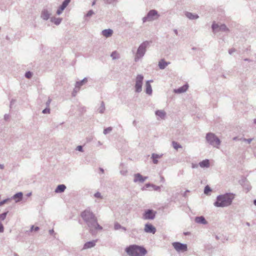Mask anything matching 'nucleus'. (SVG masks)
<instances>
[{
    "mask_svg": "<svg viewBox=\"0 0 256 256\" xmlns=\"http://www.w3.org/2000/svg\"><path fill=\"white\" fill-rule=\"evenodd\" d=\"M150 42L144 41L142 42L138 47L134 56V61L137 62L142 58L145 54L146 48L149 46Z\"/></svg>",
    "mask_w": 256,
    "mask_h": 256,
    "instance_id": "obj_4",
    "label": "nucleus"
},
{
    "mask_svg": "<svg viewBox=\"0 0 256 256\" xmlns=\"http://www.w3.org/2000/svg\"><path fill=\"white\" fill-rule=\"evenodd\" d=\"M80 88L78 87H77L76 85H75V88H74V90L72 92V96H75L77 94V92L80 90Z\"/></svg>",
    "mask_w": 256,
    "mask_h": 256,
    "instance_id": "obj_33",
    "label": "nucleus"
},
{
    "mask_svg": "<svg viewBox=\"0 0 256 256\" xmlns=\"http://www.w3.org/2000/svg\"><path fill=\"white\" fill-rule=\"evenodd\" d=\"M153 184H151L150 183L146 184L145 186L143 187L142 189V190H146L147 188H149L150 187H152Z\"/></svg>",
    "mask_w": 256,
    "mask_h": 256,
    "instance_id": "obj_38",
    "label": "nucleus"
},
{
    "mask_svg": "<svg viewBox=\"0 0 256 256\" xmlns=\"http://www.w3.org/2000/svg\"><path fill=\"white\" fill-rule=\"evenodd\" d=\"M52 102V100L50 98H48L46 102V107H48L49 108V106H50V104Z\"/></svg>",
    "mask_w": 256,
    "mask_h": 256,
    "instance_id": "obj_48",
    "label": "nucleus"
},
{
    "mask_svg": "<svg viewBox=\"0 0 256 256\" xmlns=\"http://www.w3.org/2000/svg\"><path fill=\"white\" fill-rule=\"evenodd\" d=\"M32 76V73L30 71L26 72L25 74V76L28 78H30Z\"/></svg>",
    "mask_w": 256,
    "mask_h": 256,
    "instance_id": "obj_36",
    "label": "nucleus"
},
{
    "mask_svg": "<svg viewBox=\"0 0 256 256\" xmlns=\"http://www.w3.org/2000/svg\"><path fill=\"white\" fill-rule=\"evenodd\" d=\"M170 64V62H167L164 59H161L158 62V66L160 70H164Z\"/></svg>",
    "mask_w": 256,
    "mask_h": 256,
    "instance_id": "obj_17",
    "label": "nucleus"
},
{
    "mask_svg": "<svg viewBox=\"0 0 256 256\" xmlns=\"http://www.w3.org/2000/svg\"><path fill=\"white\" fill-rule=\"evenodd\" d=\"M15 102V100H12L10 102V105H12V104H14Z\"/></svg>",
    "mask_w": 256,
    "mask_h": 256,
    "instance_id": "obj_58",
    "label": "nucleus"
},
{
    "mask_svg": "<svg viewBox=\"0 0 256 256\" xmlns=\"http://www.w3.org/2000/svg\"><path fill=\"white\" fill-rule=\"evenodd\" d=\"M244 61H247V62H250V60L248 59V58H244Z\"/></svg>",
    "mask_w": 256,
    "mask_h": 256,
    "instance_id": "obj_61",
    "label": "nucleus"
},
{
    "mask_svg": "<svg viewBox=\"0 0 256 256\" xmlns=\"http://www.w3.org/2000/svg\"><path fill=\"white\" fill-rule=\"evenodd\" d=\"M156 115L161 119H164L166 112L164 110H157L155 112Z\"/></svg>",
    "mask_w": 256,
    "mask_h": 256,
    "instance_id": "obj_23",
    "label": "nucleus"
},
{
    "mask_svg": "<svg viewBox=\"0 0 256 256\" xmlns=\"http://www.w3.org/2000/svg\"><path fill=\"white\" fill-rule=\"evenodd\" d=\"M160 17V14L156 10H150L146 16H144L142 20L144 23L146 22H152L158 19Z\"/></svg>",
    "mask_w": 256,
    "mask_h": 256,
    "instance_id": "obj_6",
    "label": "nucleus"
},
{
    "mask_svg": "<svg viewBox=\"0 0 256 256\" xmlns=\"http://www.w3.org/2000/svg\"><path fill=\"white\" fill-rule=\"evenodd\" d=\"M110 56L114 60L118 59L120 58V54L116 50L112 52Z\"/></svg>",
    "mask_w": 256,
    "mask_h": 256,
    "instance_id": "obj_26",
    "label": "nucleus"
},
{
    "mask_svg": "<svg viewBox=\"0 0 256 256\" xmlns=\"http://www.w3.org/2000/svg\"><path fill=\"white\" fill-rule=\"evenodd\" d=\"M66 186L64 184H62L58 186L55 189L56 193H62L66 189Z\"/></svg>",
    "mask_w": 256,
    "mask_h": 256,
    "instance_id": "obj_22",
    "label": "nucleus"
},
{
    "mask_svg": "<svg viewBox=\"0 0 256 256\" xmlns=\"http://www.w3.org/2000/svg\"><path fill=\"white\" fill-rule=\"evenodd\" d=\"M152 82V80H147L146 83V92L148 95H151L152 94V88L150 85V82Z\"/></svg>",
    "mask_w": 256,
    "mask_h": 256,
    "instance_id": "obj_14",
    "label": "nucleus"
},
{
    "mask_svg": "<svg viewBox=\"0 0 256 256\" xmlns=\"http://www.w3.org/2000/svg\"><path fill=\"white\" fill-rule=\"evenodd\" d=\"M112 34L113 30L110 28L104 30L102 32V36L106 38H109L111 36Z\"/></svg>",
    "mask_w": 256,
    "mask_h": 256,
    "instance_id": "obj_20",
    "label": "nucleus"
},
{
    "mask_svg": "<svg viewBox=\"0 0 256 256\" xmlns=\"http://www.w3.org/2000/svg\"><path fill=\"white\" fill-rule=\"evenodd\" d=\"M144 230L146 232L154 234L156 232V228L150 224H146L144 226Z\"/></svg>",
    "mask_w": 256,
    "mask_h": 256,
    "instance_id": "obj_11",
    "label": "nucleus"
},
{
    "mask_svg": "<svg viewBox=\"0 0 256 256\" xmlns=\"http://www.w3.org/2000/svg\"><path fill=\"white\" fill-rule=\"evenodd\" d=\"M174 248L176 252H184L188 250V246L186 244H182L180 242H174L172 243Z\"/></svg>",
    "mask_w": 256,
    "mask_h": 256,
    "instance_id": "obj_9",
    "label": "nucleus"
},
{
    "mask_svg": "<svg viewBox=\"0 0 256 256\" xmlns=\"http://www.w3.org/2000/svg\"><path fill=\"white\" fill-rule=\"evenodd\" d=\"M54 230L52 229V230H49V233H50V234H54Z\"/></svg>",
    "mask_w": 256,
    "mask_h": 256,
    "instance_id": "obj_55",
    "label": "nucleus"
},
{
    "mask_svg": "<svg viewBox=\"0 0 256 256\" xmlns=\"http://www.w3.org/2000/svg\"><path fill=\"white\" fill-rule=\"evenodd\" d=\"M212 191L211 188L208 186H205L204 189V193L206 194H208L210 192Z\"/></svg>",
    "mask_w": 256,
    "mask_h": 256,
    "instance_id": "obj_31",
    "label": "nucleus"
},
{
    "mask_svg": "<svg viewBox=\"0 0 256 256\" xmlns=\"http://www.w3.org/2000/svg\"><path fill=\"white\" fill-rule=\"evenodd\" d=\"M120 229L124 231H126V228H125L124 226H122V228Z\"/></svg>",
    "mask_w": 256,
    "mask_h": 256,
    "instance_id": "obj_57",
    "label": "nucleus"
},
{
    "mask_svg": "<svg viewBox=\"0 0 256 256\" xmlns=\"http://www.w3.org/2000/svg\"><path fill=\"white\" fill-rule=\"evenodd\" d=\"M156 212L152 209L146 210L142 214V218L144 220H154L156 217Z\"/></svg>",
    "mask_w": 256,
    "mask_h": 256,
    "instance_id": "obj_8",
    "label": "nucleus"
},
{
    "mask_svg": "<svg viewBox=\"0 0 256 256\" xmlns=\"http://www.w3.org/2000/svg\"><path fill=\"white\" fill-rule=\"evenodd\" d=\"M4 168V165L0 164V169H3Z\"/></svg>",
    "mask_w": 256,
    "mask_h": 256,
    "instance_id": "obj_59",
    "label": "nucleus"
},
{
    "mask_svg": "<svg viewBox=\"0 0 256 256\" xmlns=\"http://www.w3.org/2000/svg\"><path fill=\"white\" fill-rule=\"evenodd\" d=\"M236 51V50L235 48H230L228 50V53L230 54H232L234 52Z\"/></svg>",
    "mask_w": 256,
    "mask_h": 256,
    "instance_id": "obj_47",
    "label": "nucleus"
},
{
    "mask_svg": "<svg viewBox=\"0 0 256 256\" xmlns=\"http://www.w3.org/2000/svg\"><path fill=\"white\" fill-rule=\"evenodd\" d=\"M63 10H62V8H61L60 7H59L56 11V14L58 15L62 13Z\"/></svg>",
    "mask_w": 256,
    "mask_h": 256,
    "instance_id": "obj_46",
    "label": "nucleus"
},
{
    "mask_svg": "<svg viewBox=\"0 0 256 256\" xmlns=\"http://www.w3.org/2000/svg\"><path fill=\"white\" fill-rule=\"evenodd\" d=\"M162 155H159L156 154H152V158H160L162 157Z\"/></svg>",
    "mask_w": 256,
    "mask_h": 256,
    "instance_id": "obj_39",
    "label": "nucleus"
},
{
    "mask_svg": "<svg viewBox=\"0 0 256 256\" xmlns=\"http://www.w3.org/2000/svg\"><path fill=\"white\" fill-rule=\"evenodd\" d=\"M87 78H85L80 81L76 82L75 85L80 88V87L87 82Z\"/></svg>",
    "mask_w": 256,
    "mask_h": 256,
    "instance_id": "obj_25",
    "label": "nucleus"
},
{
    "mask_svg": "<svg viewBox=\"0 0 256 256\" xmlns=\"http://www.w3.org/2000/svg\"><path fill=\"white\" fill-rule=\"evenodd\" d=\"M154 164H157L158 163V160L156 158H152Z\"/></svg>",
    "mask_w": 256,
    "mask_h": 256,
    "instance_id": "obj_53",
    "label": "nucleus"
},
{
    "mask_svg": "<svg viewBox=\"0 0 256 256\" xmlns=\"http://www.w3.org/2000/svg\"><path fill=\"white\" fill-rule=\"evenodd\" d=\"M40 228L38 226H36L34 227V226H32L31 228H30V231H35V232H36L38 231V230H39Z\"/></svg>",
    "mask_w": 256,
    "mask_h": 256,
    "instance_id": "obj_43",
    "label": "nucleus"
},
{
    "mask_svg": "<svg viewBox=\"0 0 256 256\" xmlns=\"http://www.w3.org/2000/svg\"><path fill=\"white\" fill-rule=\"evenodd\" d=\"M94 197H96V198H102L101 194L99 192H96V193H95L94 194Z\"/></svg>",
    "mask_w": 256,
    "mask_h": 256,
    "instance_id": "obj_44",
    "label": "nucleus"
},
{
    "mask_svg": "<svg viewBox=\"0 0 256 256\" xmlns=\"http://www.w3.org/2000/svg\"><path fill=\"white\" fill-rule=\"evenodd\" d=\"M94 14V12L92 10H90L89 11H88V12L86 14V16L87 17H90L92 15H93Z\"/></svg>",
    "mask_w": 256,
    "mask_h": 256,
    "instance_id": "obj_40",
    "label": "nucleus"
},
{
    "mask_svg": "<svg viewBox=\"0 0 256 256\" xmlns=\"http://www.w3.org/2000/svg\"><path fill=\"white\" fill-rule=\"evenodd\" d=\"M122 228V226L118 222H116L114 224V230H118Z\"/></svg>",
    "mask_w": 256,
    "mask_h": 256,
    "instance_id": "obj_34",
    "label": "nucleus"
},
{
    "mask_svg": "<svg viewBox=\"0 0 256 256\" xmlns=\"http://www.w3.org/2000/svg\"><path fill=\"white\" fill-rule=\"evenodd\" d=\"M105 104L103 101L101 102L100 106L98 109V111L100 114H103L105 110Z\"/></svg>",
    "mask_w": 256,
    "mask_h": 256,
    "instance_id": "obj_27",
    "label": "nucleus"
},
{
    "mask_svg": "<svg viewBox=\"0 0 256 256\" xmlns=\"http://www.w3.org/2000/svg\"><path fill=\"white\" fill-rule=\"evenodd\" d=\"M152 188L153 190L156 191H160V187L159 186H156L153 184Z\"/></svg>",
    "mask_w": 256,
    "mask_h": 256,
    "instance_id": "obj_42",
    "label": "nucleus"
},
{
    "mask_svg": "<svg viewBox=\"0 0 256 256\" xmlns=\"http://www.w3.org/2000/svg\"><path fill=\"white\" fill-rule=\"evenodd\" d=\"M50 14L49 12L47 10L44 9L42 12L40 16L44 20H46L50 18Z\"/></svg>",
    "mask_w": 256,
    "mask_h": 256,
    "instance_id": "obj_19",
    "label": "nucleus"
},
{
    "mask_svg": "<svg viewBox=\"0 0 256 256\" xmlns=\"http://www.w3.org/2000/svg\"><path fill=\"white\" fill-rule=\"evenodd\" d=\"M195 222L202 224H206L207 221L203 216H196L194 219Z\"/></svg>",
    "mask_w": 256,
    "mask_h": 256,
    "instance_id": "obj_16",
    "label": "nucleus"
},
{
    "mask_svg": "<svg viewBox=\"0 0 256 256\" xmlns=\"http://www.w3.org/2000/svg\"><path fill=\"white\" fill-rule=\"evenodd\" d=\"M240 140H242L244 142H247L248 144H250L252 140H253V138H242L240 139Z\"/></svg>",
    "mask_w": 256,
    "mask_h": 256,
    "instance_id": "obj_37",
    "label": "nucleus"
},
{
    "mask_svg": "<svg viewBox=\"0 0 256 256\" xmlns=\"http://www.w3.org/2000/svg\"><path fill=\"white\" fill-rule=\"evenodd\" d=\"M76 150L78 151H80V152H82L83 151V148H82V146H78L76 147Z\"/></svg>",
    "mask_w": 256,
    "mask_h": 256,
    "instance_id": "obj_49",
    "label": "nucleus"
},
{
    "mask_svg": "<svg viewBox=\"0 0 256 256\" xmlns=\"http://www.w3.org/2000/svg\"><path fill=\"white\" fill-rule=\"evenodd\" d=\"M96 0H93V2H92V6H94L96 4Z\"/></svg>",
    "mask_w": 256,
    "mask_h": 256,
    "instance_id": "obj_56",
    "label": "nucleus"
},
{
    "mask_svg": "<svg viewBox=\"0 0 256 256\" xmlns=\"http://www.w3.org/2000/svg\"><path fill=\"white\" fill-rule=\"evenodd\" d=\"M96 240H92L86 242L83 246V250L92 248L96 246Z\"/></svg>",
    "mask_w": 256,
    "mask_h": 256,
    "instance_id": "obj_15",
    "label": "nucleus"
},
{
    "mask_svg": "<svg viewBox=\"0 0 256 256\" xmlns=\"http://www.w3.org/2000/svg\"><path fill=\"white\" fill-rule=\"evenodd\" d=\"M80 216L87 225L91 234H94L98 230H102V227L98 222L96 217L90 210H86L82 212Z\"/></svg>",
    "mask_w": 256,
    "mask_h": 256,
    "instance_id": "obj_1",
    "label": "nucleus"
},
{
    "mask_svg": "<svg viewBox=\"0 0 256 256\" xmlns=\"http://www.w3.org/2000/svg\"><path fill=\"white\" fill-rule=\"evenodd\" d=\"M235 194L232 193H226L217 196L216 200L214 204L218 208H224L232 204L234 198Z\"/></svg>",
    "mask_w": 256,
    "mask_h": 256,
    "instance_id": "obj_2",
    "label": "nucleus"
},
{
    "mask_svg": "<svg viewBox=\"0 0 256 256\" xmlns=\"http://www.w3.org/2000/svg\"><path fill=\"white\" fill-rule=\"evenodd\" d=\"M246 225L248 226H250V224L248 222H246Z\"/></svg>",
    "mask_w": 256,
    "mask_h": 256,
    "instance_id": "obj_63",
    "label": "nucleus"
},
{
    "mask_svg": "<svg viewBox=\"0 0 256 256\" xmlns=\"http://www.w3.org/2000/svg\"><path fill=\"white\" fill-rule=\"evenodd\" d=\"M42 112L44 114H50V108L48 107H46L45 109H44Z\"/></svg>",
    "mask_w": 256,
    "mask_h": 256,
    "instance_id": "obj_41",
    "label": "nucleus"
},
{
    "mask_svg": "<svg viewBox=\"0 0 256 256\" xmlns=\"http://www.w3.org/2000/svg\"><path fill=\"white\" fill-rule=\"evenodd\" d=\"M8 214V211L3 212L2 214H0V219L2 220H4L6 218V216Z\"/></svg>",
    "mask_w": 256,
    "mask_h": 256,
    "instance_id": "obj_32",
    "label": "nucleus"
},
{
    "mask_svg": "<svg viewBox=\"0 0 256 256\" xmlns=\"http://www.w3.org/2000/svg\"><path fill=\"white\" fill-rule=\"evenodd\" d=\"M186 16L190 20H196L199 18L198 15L194 14L190 12H186Z\"/></svg>",
    "mask_w": 256,
    "mask_h": 256,
    "instance_id": "obj_24",
    "label": "nucleus"
},
{
    "mask_svg": "<svg viewBox=\"0 0 256 256\" xmlns=\"http://www.w3.org/2000/svg\"><path fill=\"white\" fill-rule=\"evenodd\" d=\"M4 228L2 223L0 222V232H4Z\"/></svg>",
    "mask_w": 256,
    "mask_h": 256,
    "instance_id": "obj_50",
    "label": "nucleus"
},
{
    "mask_svg": "<svg viewBox=\"0 0 256 256\" xmlns=\"http://www.w3.org/2000/svg\"><path fill=\"white\" fill-rule=\"evenodd\" d=\"M134 182H144L147 178V176H142V175H141L139 173L136 174L134 175Z\"/></svg>",
    "mask_w": 256,
    "mask_h": 256,
    "instance_id": "obj_12",
    "label": "nucleus"
},
{
    "mask_svg": "<svg viewBox=\"0 0 256 256\" xmlns=\"http://www.w3.org/2000/svg\"><path fill=\"white\" fill-rule=\"evenodd\" d=\"M189 192V190H186V191L184 192V196H185L186 195V192Z\"/></svg>",
    "mask_w": 256,
    "mask_h": 256,
    "instance_id": "obj_60",
    "label": "nucleus"
},
{
    "mask_svg": "<svg viewBox=\"0 0 256 256\" xmlns=\"http://www.w3.org/2000/svg\"><path fill=\"white\" fill-rule=\"evenodd\" d=\"M212 28L214 32L216 33L220 31L226 32L228 31V28L224 24H219L214 22L212 26Z\"/></svg>",
    "mask_w": 256,
    "mask_h": 256,
    "instance_id": "obj_10",
    "label": "nucleus"
},
{
    "mask_svg": "<svg viewBox=\"0 0 256 256\" xmlns=\"http://www.w3.org/2000/svg\"><path fill=\"white\" fill-rule=\"evenodd\" d=\"M172 145L173 148L175 150H176L178 148H182V146L178 142H174V141H173L172 142Z\"/></svg>",
    "mask_w": 256,
    "mask_h": 256,
    "instance_id": "obj_30",
    "label": "nucleus"
},
{
    "mask_svg": "<svg viewBox=\"0 0 256 256\" xmlns=\"http://www.w3.org/2000/svg\"><path fill=\"white\" fill-rule=\"evenodd\" d=\"M206 139L208 143L214 148H218L220 144V138L212 132H208L206 134Z\"/></svg>",
    "mask_w": 256,
    "mask_h": 256,
    "instance_id": "obj_5",
    "label": "nucleus"
},
{
    "mask_svg": "<svg viewBox=\"0 0 256 256\" xmlns=\"http://www.w3.org/2000/svg\"><path fill=\"white\" fill-rule=\"evenodd\" d=\"M144 80V76L142 74H138L136 78L134 85L135 92L140 93L142 91V86Z\"/></svg>",
    "mask_w": 256,
    "mask_h": 256,
    "instance_id": "obj_7",
    "label": "nucleus"
},
{
    "mask_svg": "<svg viewBox=\"0 0 256 256\" xmlns=\"http://www.w3.org/2000/svg\"><path fill=\"white\" fill-rule=\"evenodd\" d=\"M192 168H197L198 166V165L196 164H192Z\"/></svg>",
    "mask_w": 256,
    "mask_h": 256,
    "instance_id": "obj_54",
    "label": "nucleus"
},
{
    "mask_svg": "<svg viewBox=\"0 0 256 256\" xmlns=\"http://www.w3.org/2000/svg\"><path fill=\"white\" fill-rule=\"evenodd\" d=\"M70 2V0H64V1L62 2V4L60 6V7L61 8H62V10H64L68 6Z\"/></svg>",
    "mask_w": 256,
    "mask_h": 256,
    "instance_id": "obj_29",
    "label": "nucleus"
},
{
    "mask_svg": "<svg viewBox=\"0 0 256 256\" xmlns=\"http://www.w3.org/2000/svg\"><path fill=\"white\" fill-rule=\"evenodd\" d=\"M10 200V198L5 199L1 202H0V206L6 204L8 201Z\"/></svg>",
    "mask_w": 256,
    "mask_h": 256,
    "instance_id": "obj_45",
    "label": "nucleus"
},
{
    "mask_svg": "<svg viewBox=\"0 0 256 256\" xmlns=\"http://www.w3.org/2000/svg\"><path fill=\"white\" fill-rule=\"evenodd\" d=\"M62 20V18H51V21L53 22L55 24L58 25L60 24Z\"/></svg>",
    "mask_w": 256,
    "mask_h": 256,
    "instance_id": "obj_28",
    "label": "nucleus"
},
{
    "mask_svg": "<svg viewBox=\"0 0 256 256\" xmlns=\"http://www.w3.org/2000/svg\"><path fill=\"white\" fill-rule=\"evenodd\" d=\"M254 204L255 206H256V200H254Z\"/></svg>",
    "mask_w": 256,
    "mask_h": 256,
    "instance_id": "obj_64",
    "label": "nucleus"
},
{
    "mask_svg": "<svg viewBox=\"0 0 256 256\" xmlns=\"http://www.w3.org/2000/svg\"><path fill=\"white\" fill-rule=\"evenodd\" d=\"M188 88V85L184 84L183 86L174 90V92L176 94H181L186 91Z\"/></svg>",
    "mask_w": 256,
    "mask_h": 256,
    "instance_id": "obj_18",
    "label": "nucleus"
},
{
    "mask_svg": "<svg viewBox=\"0 0 256 256\" xmlns=\"http://www.w3.org/2000/svg\"><path fill=\"white\" fill-rule=\"evenodd\" d=\"M120 174H122V175H126V172H127V171L126 170H121L120 172Z\"/></svg>",
    "mask_w": 256,
    "mask_h": 256,
    "instance_id": "obj_52",
    "label": "nucleus"
},
{
    "mask_svg": "<svg viewBox=\"0 0 256 256\" xmlns=\"http://www.w3.org/2000/svg\"><path fill=\"white\" fill-rule=\"evenodd\" d=\"M10 118V115L8 114H5L4 115V120H8Z\"/></svg>",
    "mask_w": 256,
    "mask_h": 256,
    "instance_id": "obj_51",
    "label": "nucleus"
},
{
    "mask_svg": "<svg viewBox=\"0 0 256 256\" xmlns=\"http://www.w3.org/2000/svg\"><path fill=\"white\" fill-rule=\"evenodd\" d=\"M174 33H175L176 34H178V30H174Z\"/></svg>",
    "mask_w": 256,
    "mask_h": 256,
    "instance_id": "obj_62",
    "label": "nucleus"
},
{
    "mask_svg": "<svg viewBox=\"0 0 256 256\" xmlns=\"http://www.w3.org/2000/svg\"><path fill=\"white\" fill-rule=\"evenodd\" d=\"M112 130V127H110H110H108V128L104 129V134H106L108 133H110V132H111Z\"/></svg>",
    "mask_w": 256,
    "mask_h": 256,
    "instance_id": "obj_35",
    "label": "nucleus"
},
{
    "mask_svg": "<svg viewBox=\"0 0 256 256\" xmlns=\"http://www.w3.org/2000/svg\"><path fill=\"white\" fill-rule=\"evenodd\" d=\"M198 165L202 168H208L210 166V161L208 159L202 160L200 162Z\"/></svg>",
    "mask_w": 256,
    "mask_h": 256,
    "instance_id": "obj_21",
    "label": "nucleus"
},
{
    "mask_svg": "<svg viewBox=\"0 0 256 256\" xmlns=\"http://www.w3.org/2000/svg\"><path fill=\"white\" fill-rule=\"evenodd\" d=\"M125 251L129 256H144L148 252L143 246L136 244H132L126 247Z\"/></svg>",
    "mask_w": 256,
    "mask_h": 256,
    "instance_id": "obj_3",
    "label": "nucleus"
},
{
    "mask_svg": "<svg viewBox=\"0 0 256 256\" xmlns=\"http://www.w3.org/2000/svg\"><path fill=\"white\" fill-rule=\"evenodd\" d=\"M23 193L22 192H18L14 194L12 197V199L14 200L16 202H18L21 201L22 199Z\"/></svg>",
    "mask_w": 256,
    "mask_h": 256,
    "instance_id": "obj_13",
    "label": "nucleus"
}]
</instances>
